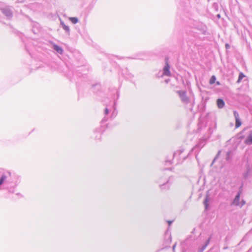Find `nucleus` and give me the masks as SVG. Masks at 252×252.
I'll return each mask as SVG.
<instances>
[{"instance_id": "1", "label": "nucleus", "mask_w": 252, "mask_h": 252, "mask_svg": "<svg viewBox=\"0 0 252 252\" xmlns=\"http://www.w3.org/2000/svg\"><path fill=\"white\" fill-rule=\"evenodd\" d=\"M208 137H204L200 138L195 146L192 149V151L194 153L196 158L199 152V151L206 144L207 139Z\"/></svg>"}, {"instance_id": "12", "label": "nucleus", "mask_w": 252, "mask_h": 252, "mask_svg": "<svg viewBox=\"0 0 252 252\" xmlns=\"http://www.w3.org/2000/svg\"><path fill=\"white\" fill-rule=\"evenodd\" d=\"M245 77V75L243 73H240L239 75V78L237 80V82L239 83L241 81V80Z\"/></svg>"}, {"instance_id": "23", "label": "nucleus", "mask_w": 252, "mask_h": 252, "mask_svg": "<svg viewBox=\"0 0 252 252\" xmlns=\"http://www.w3.org/2000/svg\"><path fill=\"white\" fill-rule=\"evenodd\" d=\"M175 247H176V244H175L173 246V251H175Z\"/></svg>"}, {"instance_id": "4", "label": "nucleus", "mask_w": 252, "mask_h": 252, "mask_svg": "<svg viewBox=\"0 0 252 252\" xmlns=\"http://www.w3.org/2000/svg\"><path fill=\"white\" fill-rule=\"evenodd\" d=\"M244 143L248 145L252 144V131H251L246 137Z\"/></svg>"}, {"instance_id": "20", "label": "nucleus", "mask_w": 252, "mask_h": 252, "mask_svg": "<svg viewBox=\"0 0 252 252\" xmlns=\"http://www.w3.org/2000/svg\"><path fill=\"white\" fill-rule=\"evenodd\" d=\"M108 113H109V111H108V109H107V108H106V109H105V114L106 115H107V114H108Z\"/></svg>"}, {"instance_id": "24", "label": "nucleus", "mask_w": 252, "mask_h": 252, "mask_svg": "<svg viewBox=\"0 0 252 252\" xmlns=\"http://www.w3.org/2000/svg\"><path fill=\"white\" fill-rule=\"evenodd\" d=\"M95 138H97L98 139H99L100 138V136H97V135L95 136Z\"/></svg>"}, {"instance_id": "7", "label": "nucleus", "mask_w": 252, "mask_h": 252, "mask_svg": "<svg viewBox=\"0 0 252 252\" xmlns=\"http://www.w3.org/2000/svg\"><path fill=\"white\" fill-rule=\"evenodd\" d=\"M210 240H211V237H210L208 238V239L206 241L205 244L201 248H200L199 249L198 252H203L204 251V250L206 249L207 246L208 245Z\"/></svg>"}, {"instance_id": "5", "label": "nucleus", "mask_w": 252, "mask_h": 252, "mask_svg": "<svg viewBox=\"0 0 252 252\" xmlns=\"http://www.w3.org/2000/svg\"><path fill=\"white\" fill-rule=\"evenodd\" d=\"M163 74L168 76H170V66L167 62H166L165 66L163 68Z\"/></svg>"}, {"instance_id": "11", "label": "nucleus", "mask_w": 252, "mask_h": 252, "mask_svg": "<svg viewBox=\"0 0 252 252\" xmlns=\"http://www.w3.org/2000/svg\"><path fill=\"white\" fill-rule=\"evenodd\" d=\"M251 172V169L249 165H247V172L244 174V178H246L248 176V175Z\"/></svg>"}, {"instance_id": "9", "label": "nucleus", "mask_w": 252, "mask_h": 252, "mask_svg": "<svg viewBox=\"0 0 252 252\" xmlns=\"http://www.w3.org/2000/svg\"><path fill=\"white\" fill-rule=\"evenodd\" d=\"M209 201V196L208 195H207L204 200V206H205V209H207L208 207V205H209V204H208V202Z\"/></svg>"}, {"instance_id": "3", "label": "nucleus", "mask_w": 252, "mask_h": 252, "mask_svg": "<svg viewBox=\"0 0 252 252\" xmlns=\"http://www.w3.org/2000/svg\"><path fill=\"white\" fill-rule=\"evenodd\" d=\"M241 190H240L237 193L235 198L234 199L231 205H234V206H239L240 207H242L243 206H244L245 203H246V202L245 201H244V200H242L240 202V195H241Z\"/></svg>"}, {"instance_id": "6", "label": "nucleus", "mask_w": 252, "mask_h": 252, "mask_svg": "<svg viewBox=\"0 0 252 252\" xmlns=\"http://www.w3.org/2000/svg\"><path fill=\"white\" fill-rule=\"evenodd\" d=\"M234 115L236 119L235 126H241L242 125V123L239 119V114L236 112H234Z\"/></svg>"}, {"instance_id": "16", "label": "nucleus", "mask_w": 252, "mask_h": 252, "mask_svg": "<svg viewBox=\"0 0 252 252\" xmlns=\"http://www.w3.org/2000/svg\"><path fill=\"white\" fill-rule=\"evenodd\" d=\"M96 131L98 132L99 133V135H100L101 133L102 130L101 129V127H98L96 128Z\"/></svg>"}, {"instance_id": "2", "label": "nucleus", "mask_w": 252, "mask_h": 252, "mask_svg": "<svg viewBox=\"0 0 252 252\" xmlns=\"http://www.w3.org/2000/svg\"><path fill=\"white\" fill-rule=\"evenodd\" d=\"M170 178H160L158 183L159 184V186L161 189H166L169 188L170 185H171Z\"/></svg>"}, {"instance_id": "15", "label": "nucleus", "mask_w": 252, "mask_h": 252, "mask_svg": "<svg viewBox=\"0 0 252 252\" xmlns=\"http://www.w3.org/2000/svg\"><path fill=\"white\" fill-rule=\"evenodd\" d=\"M63 27L64 30L68 32L69 31V28L68 26H66L64 24L62 23Z\"/></svg>"}, {"instance_id": "22", "label": "nucleus", "mask_w": 252, "mask_h": 252, "mask_svg": "<svg viewBox=\"0 0 252 252\" xmlns=\"http://www.w3.org/2000/svg\"><path fill=\"white\" fill-rule=\"evenodd\" d=\"M167 222L169 223V224H171L173 222V221L172 220H169Z\"/></svg>"}, {"instance_id": "17", "label": "nucleus", "mask_w": 252, "mask_h": 252, "mask_svg": "<svg viewBox=\"0 0 252 252\" xmlns=\"http://www.w3.org/2000/svg\"><path fill=\"white\" fill-rule=\"evenodd\" d=\"M220 151H219V152H218V153L217 154V156H216V157L215 158H214V160H213V161H212V162L211 165H212V164L214 163V162H215V160H216V159H217V158L218 157V156H219V154H220Z\"/></svg>"}, {"instance_id": "19", "label": "nucleus", "mask_w": 252, "mask_h": 252, "mask_svg": "<svg viewBox=\"0 0 252 252\" xmlns=\"http://www.w3.org/2000/svg\"><path fill=\"white\" fill-rule=\"evenodd\" d=\"M230 157V152H227L226 156V159L227 160L229 159Z\"/></svg>"}, {"instance_id": "21", "label": "nucleus", "mask_w": 252, "mask_h": 252, "mask_svg": "<svg viewBox=\"0 0 252 252\" xmlns=\"http://www.w3.org/2000/svg\"><path fill=\"white\" fill-rule=\"evenodd\" d=\"M225 47L227 49L229 48L230 47V46L228 44H225Z\"/></svg>"}, {"instance_id": "25", "label": "nucleus", "mask_w": 252, "mask_h": 252, "mask_svg": "<svg viewBox=\"0 0 252 252\" xmlns=\"http://www.w3.org/2000/svg\"><path fill=\"white\" fill-rule=\"evenodd\" d=\"M217 84L218 85H220V83L219 82H217Z\"/></svg>"}, {"instance_id": "8", "label": "nucleus", "mask_w": 252, "mask_h": 252, "mask_svg": "<svg viewBox=\"0 0 252 252\" xmlns=\"http://www.w3.org/2000/svg\"><path fill=\"white\" fill-rule=\"evenodd\" d=\"M217 104L219 108H222L224 106L225 103L222 99L219 98L217 100Z\"/></svg>"}, {"instance_id": "13", "label": "nucleus", "mask_w": 252, "mask_h": 252, "mask_svg": "<svg viewBox=\"0 0 252 252\" xmlns=\"http://www.w3.org/2000/svg\"><path fill=\"white\" fill-rule=\"evenodd\" d=\"M69 20L73 24H76L78 22V19L76 17H70Z\"/></svg>"}, {"instance_id": "10", "label": "nucleus", "mask_w": 252, "mask_h": 252, "mask_svg": "<svg viewBox=\"0 0 252 252\" xmlns=\"http://www.w3.org/2000/svg\"><path fill=\"white\" fill-rule=\"evenodd\" d=\"M54 49L58 53H59L60 54H62L63 53V50L59 46L57 45H54Z\"/></svg>"}, {"instance_id": "26", "label": "nucleus", "mask_w": 252, "mask_h": 252, "mask_svg": "<svg viewBox=\"0 0 252 252\" xmlns=\"http://www.w3.org/2000/svg\"><path fill=\"white\" fill-rule=\"evenodd\" d=\"M208 130H209V131H211V128H209Z\"/></svg>"}, {"instance_id": "14", "label": "nucleus", "mask_w": 252, "mask_h": 252, "mask_svg": "<svg viewBox=\"0 0 252 252\" xmlns=\"http://www.w3.org/2000/svg\"><path fill=\"white\" fill-rule=\"evenodd\" d=\"M216 79L215 76L214 75L212 76L209 81V83L211 85L214 84L216 81Z\"/></svg>"}, {"instance_id": "18", "label": "nucleus", "mask_w": 252, "mask_h": 252, "mask_svg": "<svg viewBox=\"0 0 252 252\" xmlns=\"http://www.w3.org/2000/svg\"><path fill=\"white\" fill-rule=\"evenodd\" d=\"M178 94H179V95H184L185 94H186V92L185 91H179L178 92Z\"/></svg>"}]
</instances>
